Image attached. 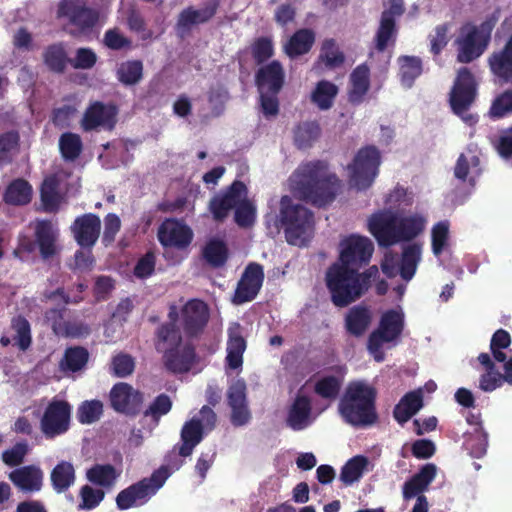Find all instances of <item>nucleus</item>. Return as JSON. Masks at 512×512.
<instances>
[{
    "label": "nucleus",
    "mask_w": 512,
    "mask_h": 512,
    "mask_svg": "<svg viewBox=\"0 0 512 512\" xmlns=\"http://www.w3.org/2000/svg\"><path fill=\"white\" fill-rule=\"evenodd\" d=\"M295 197L321 208L333 202L339 189V179L329 171L326 161L302 163L289 179Z\"/></svg>",
    "instance_id": "obj_1"
},
{
    "label": "nucleus",
    "mask_w": 512,
    "mask_h": 512,
    "mask_svg": "<svg viewBox=\"0 0 512 512\" xmlns=\"http://www.w3.org/2000/svg\"><path fill=\"white\" fill-rule=\"evenodd\" d=\"M378 273L376 265L369 266L360 272L332 263L325 273V284L331 302L340 308L349 306L370 289Z\"/></svg>",
    "instance_id": "obj_2"
},
{
    "label": "nucleus",
    "mask_w": 512,
    "mask_h": 512,
    "mask_svg": "<svg viewBox=\"0 0 512 512\" xmlns=\"http://www.w3.org/2000/svg\"><path fill=\"white\" fill-rule=\"evenodd\" d=\"M377 391L364 381L350 382L338 403L343 421L356 428L374 425L378 421Z\"/></svg>",
    "instance_id": "obj_3"
},
{
    "label": "nucleus",
    "mask_w": 512,
    "mask_h": 512,
    "mask_svg": "<svg viewBox=\"0 0 512 512\" xmlns=\"http://www.w3.org/2000/svg\"><path fill=\"white\" fill-rule=\"evenodd\" d=\"M279 221L290 245L305 246L313 236L314 213L302 204L294 203L288 195L281 197Z\"/></svg>",
    "instance_id": "obj_4"
},
{
    "label": "nucleus",
    "mask_w": 512,
    "mask_h": 512,
    "mask_svg": "<svg viewBox=\"0 0 512 512\" xmlns=\"http://www.w3.org/2000/svg\"><path fill=\"white\" fill-rule=\"evenodd\" d=\"M494 27V22L486 20L480 25L464 24L460 36L456 39L457 61L470 63L479 58L486 50Z\"/></svg>",
    "instance_id": "obj_5"
},
{
    "label": "nucleus",
    "mask_w": 512,
    "mask_h": 512,
    "mask_svg": "<svg viewBox=\"0 0 512 512\" xmlns=\"http://www.w3.org/2000/svg\"><path fill=\"white\" fill-rule=\"evenodd\" d=\"M476 97L477 82L475 77L469 68L461 67L454 80L449 103L454 114L461 117V119L470 126L478 122L477 115L468 113Z\"/></svg>",
    "instance_id": "obj_6"
},
{
    "label": "nucleus",
    "mask_w": 512,
    "mask_h": 512,
    "mask_svg": "<svg viewBox=\"0 0 512 512\" xmlns=\"http://www.w3.org/2000/svg\"><path fill=\"white\" fill-rule=\"evenodd\" d=\"M168 477V469L164 466L160 467L150 477L143 478L121 490L116 497L117 507L120 510H127L145 504L164 485Z\"/></svg>",
    "instance_id": "obj_7"
},
{
    "label": "nucleus",
    "mask_w": 512,
    "mask_h": 512,
    "mask_svg": "<svg viewBox=\"0 0 512 512\" xmlns=\"http://www.w3.org/2000/svg\"><path fill=\"white\" fill-rule=\"evenodd\" d=\"M381 154L377 147L367 145L356 153L348 165L349 183L359 191L368 189L379 174Z\"/></svg>",
    "instance_id": "obj_8"
},
{
    "label": "nucleus",
    "mask_w": 512,
    "mask_h": 512,
    "mask_svg": "<svg viewBox=\"0 0 512 512\" xmlns=\"http://www.w3.org/2000/svg\"><path fill=\"white\" fill-rule=\"evenodd\" d=\"M404 327L405 318L402 311L389 309L381 315L378 327L371 332L367 341V348L376 361L383 360L381 351L383 344L398 342Z\"/></svg>",
    "instance_id": "obj_9"
},
{
    "label": "nucleus",
    "mask_w": 512,
    "mask_h": 512,
    "mask_svg": "<svg viewBox=\"0 0 512 512\" xmlns=\"http://www.w3.org/2000/svg\"><path fill=\"white\" fill-rule=\"evenodd\" d=\"M373 252L374 244L368 237L351 234L339 242V255L333 264L360 271L369 265Z\"/></svg>",
    "instance_id": "obj_10"
},
{
    "label": "nucleus",
    "mask_w": 512,
    "mask_h": 512,
    "mask_svg": "<svg viewBox=\"0 0 512 512\" xmlns=\"http://www.w3.org/2000/svg\"><path fill=\"white\" fill-rule=\"evenodd\" d=\"M210 320V309L201 299H190L180 309V325L187 340H197L205 332Z\"/></svg>",
    "instance_id": "obj_11"
},
{
    "label": "nucleus",
    "mask_w": 512,
    "mask_h": 512,
    "mask_svg": "<svg viewBox=\"0 0 512 512\" xmlns=\"http://www.w3.org/2000/svg\"><path fill=\"white\" fill-rule=\"evenodd\" d=\"M71 405L65 400L52 399L40 419V429L46 439L65 434L70 428Z\"/></svg>",
    "instance_id": "obj_12"
},
{
    "label": "nucleus",
    "mask_w": 512,
    "mask_h": 512,
    "mask_svg": "<svg viewBox=\"0 0 512 512\" xmlns=\"http://www.w3.org/2000/svg\"><path fill=\"white\" fill-rule=\"evenodd\" d=\"M57 12L59 17L67 18L80 34L89 33L99 20L98 11L86 6L82 0H61Z\"/></svg>",
    "instance_id": "obj_13"
},
{
    "label": "nucleus",
    "mask_w": 512,
    "mask_h": 512,
    "mask_svg": "<svg viewBox=\"0 0 512 512\" xmlns=\"http://www.w3.org/2000/svg\"><path fill=\"white\" fill-rule=\"evenodd\" d=\"M247 196L246 185L235 180L231 185L215 194L209 201L208 209L216 222H223L241 199Z\"/></svg>",
    "instance_id": "obj_14"
},
{
    "label": "nucleus",
    "mask_w": 512,
    "mask_h": 512,
    "mask_svg": "<svg viewBox=\"0 0 512 512\" xmlns=\"http://www.w3.org/2000/svg\"><path fill=\"white\" fill-rule=\"evenodd\" d=\"M263 266L256 262L249 263L237 283L233 303L240 305L250 302L258 295L264 281Z\"/></svg>",
    "instance_id": "obj_15"
},
{
    "label": "nucleus",
    "mask_w": 512,
    "mask_h": 512,
    "mask_svg": "<svg viewBox=\"0 0 512 512\" xmlns=\"http://www.w3.org/2000/svg\"><path fill=\"white\" fill-rule=\"evenodd\" d=\"M197 361L196 346L192 340L182 342L162 355L165 369L173 374L188 373Z\"/></svg>",
    "instance_id": "obj_16"
},
{
    "label": "nucleus",
    "mask_w": 512,
    "mask_h": 512,
    "mask_svg": "<svg viewBox=\"0 0 512 512\" xmlns=\"http://www.w3.org/2000/svg\"><path fill=\"white\" fill-rule=\"evenodd\" d=\"M397 219V214L387 210L371 215L368 220V229L379 246L390 247L397 244Z\"/></svg>",
    "instance_id": "obj_17"
},
{
    "label": "nucleus",
    "mask_w": 512,
    "mask_h": 512,
    "mask_svg": "<svg viewBox=\"0 0 512 512\" xmlns=\"http://www.w3.org/2000/svg\"><path fill=\"white\" fill-rule=\"evenodd\" d=\"M109 396L111 407L116 412L135 416L141 410L143 395L128 383H116L110 390Z\"/></svg>",
    "instance_id": "obj_18"
},
{
    "label": "nucleus",
    "mask_w": 512,
    "mask_h": 512,
    "mask_svg": "<svg viewBox=\"0 0 512 512\" xmlns=\"http://www.w3.org/2000/svg\"><path fill=\"white\" fill-rule=\"evenodd\" d=\"M118 110L113 104L95 101L84 112L81 127L84 131H93L99 127L112 130L116 124Z\"/></svg>",
    "instance_id": "obj_19"
},
{
    "label": "nucleus",
    "mask_w": 512,
    "mask_h": 512,
    "mask_svg": "<svg viewBox=\"0 0 512 512\" xmlns=\"http://www.w3.org/2000/svg\"><path fill=\"white\" fill-rule=\"evenodd\" d=\"M157 237L163 247L185 249L193 239L189 226L176 219H166L158 228Z\"/></svg>",
    "instance_id": "obj_20"
},
{
    "label": "nucleus",
    "mask_w": 512,
    "mask_h": 512,
    "mask_svg": "<svg viewBox=\"0 0 512 512\" xmlns=\"http://www.w3.org/2000/svg\"><path fill=\"white\" fill-rule=\"evenodd\" d=\"M70 229L76 243L82 248L90 249L100 236V217L94 213H85L76 217Z\"/></svg>",
    "instance_id": "obj_21"
},
{
    "label": "nucleus",
    "mask_w": 512,
    "mask_h": 512,
    "mask_svg": "<svg viewBox=\"0 0 512 512\" xmlns=\"http://www.w3.org/2000/svg\"><path fill=\"white\" fill-rule=\"evenodd\" d=\"M246 391V383L242 379L232 383L227 391L228 405L231 408L230 421L235 427L246 425L251 420Z\"/></svg>",
    "instance_id": "obj_22"
},
{
    "label": "nucleus",
    "mask_w": 512,
    "mask_h": 512,
    "mask_svg": "<svg viewBox=\"0 0 512 512\" xmlns=\"http://www.w3.org/2000/svg\"><path fill=\"white\" fill-rule=\"evenodd\" d=\"M218 7L219 2L213 0L201 9H195L192 6L183 9L175 25L177 34L184 38L191 31L192 26L207 23L217 13Z\"/></svg>",
    "instance_id": "obj_23"
},
{
    "label": "nucleus",
    "mask_w": 512,
    "mask_h": 512,
    "mask_svg": "<svg viewBox=\"0 0 512 512\" xmlns=\"http://www.w3.org/2000/svg\"><path fill=\"white\" fill-rule=\"evenodd\" d=\"M255 85L258 92L279 94L285 84V70L278 60L261 65L255 72Z\"/></svg>",
    "instance_id": "obj_24"
},
{
    "label": "nucleus",
    "mask_w": 512,
    "mask_h": 512,
    "mask_svg": "<svg viewBox=\"0 0 512 512\" xmlns=\"http://www.w3.org/2000/svg\"><path fill=\"white\" fill-rule=\"evenodd\" d=\"M34 236L40 256L44 260L50 259L58 253L59 229L51 220H37L34 227Z\"/></svg>",
    "instance_id": "obj_25"
},
{
    "label": "nucleus",
    "mask_w": 512,
    "mask_h": 512,
    "mask_svg": "<svg viewBox=\"0 0 512 512\" xmlns=\"http://www.w3.org/2000/svg\"><path fill=\"white\" fill-rule=\"evenodd\" d=\"M8 478L21 492L35 493L42 489L44 474L40 467L26 465L12 470Z\"/></svg>",
    "instance_id": "obj_26"
},
{
    "label": "nucleus",
    "mask_w": 512,
    "mask_h": 512,
    "mask_svg": "<svg viewBox=\"0 0 512 512\" xmlns=\"http://www.w3.org/2000/svg\"><path fill=\"white\" fill-rule=\"evenodd\" d=\"M311 413V399L298 394L288 409L286 425L294 431L303 430L311 423Z\"/></svg>",
    "instance_id": "obj_27"
},
{
    "label": "nucleus",
    "mask_w": 512,
    "mask_h": 512,
    "mask_svg": "<svg viewBox=\"0 0 512 512\" xmlns=\"http://www.w3.org/2000/svg\"><path fill=\"white\" fill-rule=\"evenodd\" d=\"M488 64L494 76L505 83H512V34L500 51L491 54Z\"/></svg>",
    "instance_id": "obj_28"
},
{
    "label": "nucleus",
    "mask_w": 512,
    "mask_h": 512,
    "mask_svg": "<svg viewBox=\"0 0 512 512\" xmlns=\"http://www.w3.org/2000/svg\"><path fill=\"white\" fill-rule=\"evenodd\" d=\"M246 340L242 335L239 323H233L228 328L226 363L230 369L236 370L243 364V354L246 350Z\"/></svg>",
    "instance_id": "obj_29"
},
{
    "label": "nucleus",
    "mask_w": 512,
    "mask_h": 512,
    "mask_svg": "<svg viewBox=\"0 0 512 512\" xmlns=\"http://www.w3.org/2000/svg\"><path fill=\"white\" fill-rule=\"evenodd\" d=\"M436 476V466L432 463L425 464L418 473L412 476L403 486V497L411 499L422 495Z\"/></svg>",
    "instance_id": "obj_30"
},
{
    "label": "nucleus",
    "mask_w": 512,
    "mask_h": 512,
    "mask_svg": "<svg viewBox=\"0 0 512 512\" xmlns=\"http://www.w3.org/2000/svg\"><path fill=\"white\" fill-rule=\"evenodd\" d=\"M182 342L183 336L177 324L161 323L154 331V348L162 355Z\"/></svg>",
    "instance_id": "obj_31"
},
{
    "label": "nucleus",
    "mask_w": 512,
    "mask_h": 512,
    "mask_svg": "<svg viewBox=\"0 0 512 512\" xmlns=\"http://www.w3.org/2000/svg\"><path fill=\"white\" fill-rule=\"evenodd\" d=\"M372 320L371 311L364 305L350 308L345 316V329L354 337H361L368 329Z\"/></svg>",
    "instance_id": "obj_32"
},
{
    "label": "nucleus",
    "mask_w": 512,
    "mask_h": 512,
    "mask_svg": "<svg viewBox=\"0 0 512 512\" xmlns=\"http://www.w3.org/2000/svg\"><path fill=\"white\" fill-rule=\"evenodd\" d=\"M423 407V395L420 390L406 393L395 405L393 416L400 424H405Z\"/></svg>",
    "instance_id": "obj_33"
},
{
    "label": "nucleus",
    "mask_w": 512,
    "mask_h": 512,
    "mask_svg": "<svg viewBox=\"0 0 512 512\" xmlns=\"http://www.w3.org/2000/svg\"><path fill=\"white\" fill-rule=\"evenodd\" d=\"M43 63L50 72L63 74L70 64V58L64 42H57L48 45L42 54Z\"/></svg>",
    "instance_id": "obj_34"
},
{
    "label": "nucleus",
    "mask_w": 512,
    "mask_h": 512,
    "mask_svg": "<svg viewBox=\"0 0 512 512\" xmlns=\"http://www.w3.org/2000/svg\"><path fill=\"white\" fill-rule=\"evenodd\" d=\"M205 433L203 425L196 417L185 422L181 430L182 445L179 448V455L182 457L190 456L194 448L202 441Z\"/></svg>",
    "instance_id": "obj_35"
},
{
    "label": "nucleus",
    "mask_w": 512,
    "mask_h": 512,
    "mask_svg": "<svg viewBox=\"0 0 512 512\" xmlns=\"http://www.w3.org/2000/svg\"><path fill=\"white\" fill-rule=\"evenodd\" d=\"M351 90L349 91V102L358 105L363 101L364 96L370 88V70L366 64L358 65L350 75Z\"/></svg>",
    "instance_id": "obj_36"
},
{
    "label": "nucleus",
    "mask_w": 512,
    "mask_h": 512,
    "mask_svg": "<svg viewBox=\"0 0 512 512\" xmlns=\"http://www.w3.org/2000/svg\"><path fill=\"white\" fill-rule=\"evenodd\" d=\"M315 42V33L311 29L297 30L284 45L285 54L294 59L308 53Z\"/></svg>",
    "instance_id": "obj_37"
},
{
    "label": "nucleus",
    "mask_w": 512,
    "mask_h": 512,
    "mask_svg": "<svg viewBox=\"0 0 512 512\" xmlns=\"http://www.w3.org/2000/svg\"><path fill=\"white\" fill-rule=\"evenodd\" d=\"M89 351L83 346H70L59 361V369L64 373H76L83 370L89 361Z\"/></svg>",
    "instance_id": "obj_38"
},
{
    "label": "nucleus",
    "mask_w": 512,
    "mask_h": 512,
    "mask_svg": "<svg viewBox=\"0 0 512 512\" xmlns=\"http://www.w3.org/2000/svg\"><path fill=\"white\" fill-rule=\"evenodd\" d=\"M345 62V55L333 38L325 39L320 47L316 67L324 65L328 70L340 67Z\"/></svg>",
    "instance_id": "obj_39"
},
{
    "label": "nucleus",
    "mask_w": 512,
    "mask_h": 512,
    "mask_svg": "<svg viewBox=\"0 0 512 512\" xmlns=\"http://www.w3.org/2000/svg\"><path fill=\"white\" fill-rule=\"evenodd\" d=\"M51 485L55 492L63 493L67 491L76 480L75 469L72 463L60 461L51 471Z\"/></svg>",
    "instance_id": "obj_40"
},
{
    "label": "nucleus",
    "mask_w": 512,
    "mask_h": 512,
    "mask_svg": "<svg viewBox=\"0 0 512 512\" xmlns=\"http://www.w3.org/2000/svg\"><path fill=\"white\" fill-rule=\"evenodd\" d=\"M425 219L420 215L398 216L397 219V243L410 241L423 232Z\"/></svg>",
    "instance_id": "obj_41"
},
{
    "label": "nucleus",
    "mask_w": 512,
    "mask_h": 512,
    "mask_svg": "<svg viewBox=\"0 0 512 512\" xmlns=\"http://www.w3.org/2000/svg\"><path fill=\"white\" fill-rule=\"evenodd\" d=\"M32 198V186L23 178L14 179L6 188L3 200L11 205H26Z\"/></svg>",
    "instance_id": "obj_42"
},
{
    "label": "nucleus",
    "mask_w": 512,
    "mask_h": 512,
    "mask_svg": "<svg viewBox=\"0 0 512 512\" xmlns=\"http://www.w3.org/2000/svg\"><path fill=\"white\" fill-rule=\"evenodd\" d=\"M202 254L205 261L213 268L223 267L229 258L227 244L217 238H213L206 243Z\"/></svg>",
    "instance_id": "obj_43"
},
{
    "label": "nucleus",
    "mask_w": 512,
    "mask_h": 512,
    "mask_svg": "<svg viewBox=\"0 0 512 512\" xmlns=\"http://www.w3.org/2000/svg\"><path fill=\"white\" fill-rule=\"evenodd\" d=\"M397 35L396 20L389 13H382L380 24L374 38L375 48L378 52H384L390 41L395 42Z\"/></svg>",
    "instance_id": "obj_44"
},
{
    "label": "nucleus",
    "mask_w": 512,
    "mask_h": 512,
    "mask_svg": "<svg viewBox=\"0 0 512 512\" xmlns=\"http://www.w3.org/2000/svg\"><path fill=\"white\" fill-rule=\"evenodd\" d=\"M421 260V245L417 243L409 244L404 247L401 263L399 266L400 276L409 281L416 273L417 265Z\"/></svg>",
    "instance_id": "obj_45"
},
{
    "label": "nucleus",
    "mask_w": 512,
    "mask_h": 512,
    "mask_svg": "<svg viewBox=\"0 0 512 512\" xmlns=\"http://www.w3.org/2000/svg\"><path fill=\"white\" fill-rule=\"evenodd\" d=\"M143 69L141 60H127L117 67L116 78L124 86H134L143 79Z\"/></svg>",
    "instance_id": "obj_46"
},
{
    "label": "nucleus",
    "mask_w": 512,
    "mask_h": 512,
    "mask_svg": "<svg viewBox=\"0 0 512 512\" xmlns=\"http://www.w3.org/2000/svg\"><path fill=\"white\" fill-rule=\"evenodd\" d=\"M338 87L328 80H321L316 84L311 94V101L320 109L328 110L332 107L338 94Z\"/></svg>",
    "instance_id": "obj_47"
},
{
    "label": "nucleus",
    "mask_w": 512,
    "mask_h": 512,
    "mask_svg": "<svg viewBox=\"0 0 512 512\" xmlns=\"http://www.w3.org/2000/svg\"><path fill=\"white\" fill-rule=\"evenodd\" d=\"M320 133L321 128L316 121L301 122L294 129V143L299 149L310 148Z\"/></svg>",
    "instance_id": "obj_48"
},
{
    "label": "nucleus",
    "mask_w": 512,
    "mask_h": 512,
    "mask_svg": "<svg viewBox=\"0 0 512 512\" xmlns=\"http://www.w3.org/2000/svg\"><path fill=\"white\" fill-rule=\"evenodd\" d=\"M463 446L471 457L482 458L488 448V433L483 426L476 427L473 432L466 434Z\"/></svg>",
    "instance_id": "obj_49"
},
{
    "label": "nucleus",
    "mask_w": 512,
    "mask_h": 512,
    "mask_svg": "<svg viewBox=\"0 0 512 512\" xmlns=\"http://www.w3.org/2000/svg\"><path fill=\"white\" fill-rule=\"evenodd\" d=\"M58 180L49 177L44 180L40 189V198L43 209L48 213H55L59 210L61 198L58 193Z\"/></svg>",
    "instance_id": "obj_50"
},
{
    "label": "nucleus",
    "mask_w": 512,
    "mask_h": 512,
    "mask_svg": "<svg viewBox=\"0 0 512 512\" xmlns=\"http://www.w3.org/2000/svg\"><path fill=\"white\" fill-rule=\"evenodd\" d=\"M398 61L400 81L403 86L411 88L415 79L422 74V61L416 56H401Z\"/></svg>",
    "instance_id": "obj_51"
},
{
    "label": "nucleus",
    "mask_w": 512,
    "mask_h": 512,
    "mask_svg": "<svg viewBox=\"0 0 512 512\" xmlns=\"http://www.w3.org/2000/svg\"><path fill=\"white\" fill-rule=\"evenodd\" d=\"M11 329L14 331L13 344L21 351H27L32 344L31 325L22 315L13 317Z\"/></svg>",
    "instance_id": "obj_52"
},
{
    "label": "nucleus",
    "mask_w": 512,
    "mask_h": 512,
    "mask_svg": "<svg viewBox=\"0 0 512 512\" xmlns=\"http://www.w3.org/2000/svg\"><path fill=\"white\" fill-rule=\"evenodd\" d=\"M59 150L65 161L73 162L79 158L83 151V142L80 135L65 132L59 138Z\"/></svg>",
    "instance_id": "obj_53"
},
{
    "label": "nucleus",
    "mask_w": 512,
    "mask_h": 512,
    "mask_svg": "<svg viewBox=\"0 0 512 512\" xmlns=\"http://www.w3.org/2000/svg\"><path fill=\"white\" fill-rule=\"evenodd\" d=\"M480 172V159L477 155L471 151L459 155L454 167V176L458 180L465 182L469 174L479 175Z\"/></svg>",
    "instance_id": "obj_54"
},
{
    "label": "nucleus",
    "mask_w": 512,
    "mask_h": 512,
    "mask_svg": "<svg viewBox=\"0 0 512 512\" xmlns=\"http://www.w3.org/2000/svg\"><path fill=\"white\" fill-rule=\"evenodd\" d=\"M368 465V459L365 456L357 455L349 459L341 468L340 480L345 485H351L358 481Z\"/></svg>",
    "instance_id": "obj_55"
},
{
    "label": "nucleus",
    "mask_w": 512,
    "mask_h": 512,
    "mask_svg": "<svg viewBox=\"0 0 512 512\" xmlns=\"http://www.w3.org/2000/svg\"><path fill=\"white\" fill-rule=\"evenodd\" d=\"M86 475L91 483L106 488L113 486L117 478L116 469L111 464H96L87 471Z\"/></svg>",
    "instance_id": "obj_56"
},
{
    "label": "nucleus",
    "mask_w": 512,
    "mask_h": 512,
    "mask_svg": "<svg viewBox=\"0 0 512 512\" xmlns=\"http://www.w3.org/2000/svg\"><path fill=\"white\" fill-rule=\"evenodd\" d=\"M342 382L334 375H327L318 379L314 384V392L322 399L334 401L339 397Z\"/></svg>",
    "instance_id": "obj_57"
},
{
    "label": "nucleus",
    "mask_w": 512,
    "mask_h": 512,
    "mask_svg": "<svg viewBox=\"0 0 512 512\" xmlns=\"http://www.w3.org/2000/svg\"><path fill=\"white\" fill-rule=\"evenodd\" d=\"M250 53L254 62L258 65H264L274 56V42L269 36H260L256 38L251 46Z\"/></svg>",
    "instance_id": "obj_58"
},
{
    "label": "nucleus",
    "mask_w": 512,
    "mask_h": 512,
    "mask_svg": "<svg viewBox=\"0 0 512 512\" xmlns=\"http://www.w3.org/2000/svg\"><path fill=\"white\" fill-rule=\"evenodd\" d=\"M135 370V359L128 353L120 352L114 355L110 363L111 373L118 378H126Z\"/></svg>",
    "instance_id": "obj_59"
},
{
    "label": "nucleus",
    "mask_w": 512,
    "mask_h": 512,
    "mask_svg": "<svg viewBox=\"0 0 512 512\" xmlns=\"http://www.w3.org/2000/svg\"><path fill=\"white\" fill-rule=\"evenodd\" d=\"M103 413V404L99 400L84 401L78 407L77 419L81 424H91L99 420Z\"/></svg>",
    "instance_id": "obj_60"
},
{
    "label": "nucleus",
    "mask_w": 512,
    "mask_h": 512,
    "mask_svg": "<svg viewBox=\"0 0 512 512\" xmlns=\"http://www.w3.org/2000/svg\"><path fill=\"white\" fill-rule=\"evenodd\" d=\"M19 141L20 135L15 130L0 135V165L11 163V152L18 149Z\"/></svg>",
    "instance_id": "obj_61"
},
{
    "label": "nucleus",
    "mask_w": 512,
    "mask_h": 512,
    "mask_svg": "<svg viewBox=\"0 0 512 512\" xmlns=\"http://www.w3.org/2000/svg\"><path fill=\"white\" fill-rule=\"evenodd\" d=\"M256 216V209L247 199V196L240 200L235 207L234 219L238 226L248 228L253 225Z\"/></svg>",
    "instance_id": "obj_62"
},
{
    "label": "nucleus",
    "mask_w": 512,
    "mask_h": 512,
    "mask_svg": "<svg viewBox=\"0 0 512 512\" xmlns=\"http://www.w3.org/2000/svg\"><path fill=\"white\" fill-rule=\"evenodd\" d=\"M172 409V401L170 397L162 393L158 395L149 407L144 411L145 417H151L153 421L158 422L160 418L170 412Z\"/></svg>",
    "instance_id": "obj_63"
},
{
    "label": "nucleus",
    "mask_w": 512,
    "mask_h": 512,
    "mask_svg": "<svg viewBox=\"0 0 512 512\" xmlns=\"http://www.w3.org/2000/svg\"><path fill=\"white\" fill-rule=\"evenodd\" d=\"M432 251L435 256H439L444 251L449 238L448 221H440L436 223L431 232Z\"/></svg>",
    "instance_id": "obj_64"
}]
</instances>
